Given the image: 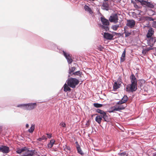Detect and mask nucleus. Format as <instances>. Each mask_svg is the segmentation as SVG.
<instances>
[{
	"mask_svg": "<svg viewBox=\"0 0 156 156\" xmlns=\"http://www.w3.org/2000/svg\"><path fill=\"white\" fill-rule=\"evenodd\" d=\"M79 80L76 78L73 77L68 78L66 81L68 85L73 88H75L76 86L79 83Z\"/></svg>",
	"mask_w": 156,
	"mask_h": 156,
	"instance_id": "nucleus-2",
	"label": "nucleus"
},
{
	"mask_svg": "<svg viewBox=\"0 0 156 156\" xmlns=\"http://www.w3.org/2000/svg\"><path fill=\"white\" fill-rule=\"evenodd\" d=\"M128 26H125V27H124V31H125V30H126V29H127L128 28Z\"/></svg>",
	"mask_w": 156,
	"mask_h": 156,
	"instance_id": "nucleus-47",
	"label": "nucleus"
},
{
	"mask_svg": "<svg viewBox=\"0 0 156 156\" xmlns=\"http://www.w3.org/2000/svg\"><path fill=\"white\" fill-rule=\"evenodd\" d=\"M10 151L9 147L4 145H0V152L3 154H6Z\"/></svg>",
	"mask_w": 156,
	"mask_h": 156,
	"instance_id": "nucleus-7",
	"label": "nucleus"
},
{
	"mask_svg": "<svg viewBox=\"0 0 156 156\" xmlns=\"http://www.w3.org/2000/svg\"><path fill=\"white\" fill-rule=\"evenodd\" d=\"M36 103H30L26 104V110H31L37 107Z\"/></svg>",
	"mask_w": 156,
	"mask_h": 156,
	"instance_id": "nucleus-6",
	"label": "nucleus"
},
{
	"mask_svg": "<svg viewBox=\"0 0 156 156\" xmlns=\"http://www.w3.org/2000/svg\"><path fill=\"white\" fill-rule=\"evenodd\" d=\"M18 107H20L26 110V104H23L18 105H17Z\"/></svg>",
	"mask_w": 156,
	"mask_h": 156,
	"instance_id": "nucleus-29",
	"label": "nucleus"
},
{
	"mask_svg": "<svg viewBox=\"0 0 156 156\" xmlns=\"http://www.w3.org/2000/svg\"><path fill=\"white\" fill-rule=\"evenodd\" d=\"M101 27L102 29H104L106 31H108L109 30V28L108 26L101 25Z\"/></svg>",
	"mask_w": 156,
	"mask_h": 156,
	"instance_id": "nucleus-32",
	"label": "nucleus"
},
{
	"mask_svg": "<svg viewBox=\"0 0 156 156\" xmlns=\"http://www.w3.org/2000/svg\"><path fill=\"white\" fill-rule=\"evenodd\" d=\"M118 17L116 14H112L111 15L109 18V20L111 22H113L116 23L118 22Z\"/></svg>",
	"mask_w": 156,
	"mask_h": 156,
	"instance_id": "nucleus-5",
	"label": "nucleus"
},
{
	"mask_svg": "<svg viewBox=\"0 0 156 156\" xmlns=\"http://www.w3.org/2000/svg\"><path fill=\"white\" fill-rule=\"evenodd\" d=\"M55 142V140L53 139L51 140L50 141V142L48 145V147L50 148H51L53 146Z\"/></svg>",
	"mask_w": 156,
	"mask_h": 156,
	"instance_id": "nucleus-26",
	"label": "nucleus"
},
{
	"mask_svg": "<svg viewBox=\"0 0 156 156\" xmlns=\"http://www.w3.org/2000/svg\"><path fill=\"white\" fill-rule=\"evenodd\" d=\"M94 115H95V114H93L92 115V117H93V116H94Z\"/></svg>",
	"mask_w": 156,
	"mask_h": 156,
	"instance_id": "nucleus-53",
	"label": "nucleus"
},
{
	"mask_svg": "<svg viewBox=\"0 0 156 156\" xmlns=\"http://www.w3.org/2000/svg\"><path fill=\"white\" fill-rule=\"evenodd\" d=\"M152 49H153V48L151 47L146 48L142 51V53L143 54H146L149 51Z\"/></svg>",
	"mask_w": 156,
	"mask_h": 156,
	"instance_id": "nucleus-25",
	"label": "nucleus"
},
{
	"mask_svg": "<svg viewBox=\"0 0 156 156\" xmlns=\"http://www.w3.org/2000/svg\"><path fill=\"white\" fill-rule=\"evenodd\" d=\"M141 20H146L147 21H151L154 20V19L152 17L148 16H142L140 18Z\"/></svg>",
	"mask_w": 156,
	"mask_h": 156,
	"instance_id": "nucleus-16",
	"label": "nucleus"
},
{
	"mask_svg": "<svg viewBox=\"0 0 156 156\" xmlns=\"http://www.w3.org/2000/svg\"><path fill=\"white\" fill-rule=\"evenodd\" d=\"M145 27H147L149 28V29L148 30L147 33L146 35V37L147 38L151 37L154 35V29L150 27L149 26H145Z\"/></svg>",
	"mask_w": 156,
	"mask_h": 156,
	"instance_id": "nucleus-8",
	"label": "nucleus"
},
{
	"mask_svg": "<svg viewBox=\"0 0 156 156\" xmlns=\"http://www.w3.org/2000/svg\"><path fill=\"white\" fill-rule=\"evenodd\" d=\"M96 111V112L100 114V115H99L106 117H109V114L107 113L106 112H105L103 110H101L99 109H97Z\"/></svg>",
	"mask_w": 156,
	"mask_h": 156,
	"instance_id": "nucleus-13",
	"label": "nucleus"
},
{
	"mask_svg": "<svg viewBox=\"0 0 156 156\" xmlns=\"http://www.w3.org/2000/svg\"><path fill=\"white\" fill-rule=\"evenodd\" d=\"M95 115H96L97 116L95 118V120L99 124L101 123V120H102L104 121L107 122L110 121V119L109 117L99 115H98L97 114H96Z\"/></svg>",
	"mask_w": 156,
	"mask_h": 156,
	"instance_id": "nucleus-3",
	"label": "nucleus"
},
{
	"mask_svg": "<svg viewBox=\"0 0 156 156\" xmlns=\"http://www.w3.org/2000/svg\"><path fill=\"white\" fill-rule=\"evenodd\" d=\"M76 147L78 153L80 154L81 155H83L84 154V153L83 152L80 146L77 145Z\"/></svg>",
	"mask_w": 156,
	"mask_h": 156,
	"instance_id": "nucleus-24",
	"label": "nucleus"
},
{
	"mask_svg": "<svg viewBox=\"0 0 156 156\" xmlns=\"http://www.w3.org/2000/svg\"><path fill=\"white\" fill-rule=\"evenodd\" d=\"M112 33L113 34H114L113 35L114 36V35L117 36V35H118L120 34V33H117L115 32H112Z\"/></svg>",
	"mask_w": 156,
	"mask_h": 156,
	"instance_id": "nucleus-43",
	"label": "nucleus"
},
{
	"mask_svg": "<svg viewBox=\"0 0 156 156\" xmlns=\"http://www.w3.org/2000/svg\"><path fill=\"white\" fill-rule=\"evenodd\" d=\"M118 154L120 156H128L126 153L125 152L119 153Z\"/></svg>",
	"mask_w": 156,
	"mask_h": 156,
	"instance_id": "nucleus-37",
	"label": "nucleus"
},
{
	"mask_svg": "<svg viewBox=\"0 0 156 156\" xmlns=\"http://www.w3.org/2000/svg\"><path fill=\"white\" fill-rule=\"evenodd\" d=\"M60 125L62 127H66V124L65 123L62 122L60 123Z\"/></svg>",
	"mask_w": 156,
	"mask_h": 156,
	"instance_id": "nucleus-38",
	"label": "nucleus"
},
{
	"mask_svg": "<svg viewBox=\"0 0 156 156\" xmlns=\"http://www.w3.org/2000/svg\"><path fill=\"white\" fill-rule=\"evenodd\" d=\"M52 45L54 46H55V45L54 44H53Z\"/></svg>",
	"mask_w": 156,
	"mask_h": 156,
	"instance_id": "nucleus-55",
	"label": "nucleus"
},
{
	"mask_svg": "<svg viewBox=\"0 0 156 156\" xmlns=\"http://www.w3.org/2000/svg\"><path fill=\"white\" fill-rule=\"evenodd\" d=\"M66 148L67 150H69V151H71V148L69 146H66Z\"/></svg>",
	"mask_w": 156,
	"mask_h": 156,
	"instance_id": "nucleus-44",
	"label": "nucleus"
},
{
	"mask_svg": "<svg viewBox=\"0 0 156 156\" xmlns=\"http://www.w3.org/2000/svg\"><path fill=\"white\" fill-rule=\"evenodd\" d=\"M121 83L120 82H115L113 85V90L115 91L120 87Z\"/></svg>",
	"mask_w": 156,
	"mask_h": 156,
	"instance_id": "nucleus-18",
	"label": "nucleus"
},
{
	"mask_svg": "<svg viewBox=\"0 0 156 156\" xmlns=\"http://www.w3.org/2000/svg\"><path fill=\"white\" fill-rule=\"evenodd\" d=\"M128 98L126 95H124L121 100L119 101L117 104L118 105L125 103L128 100Z\"/></svg>",
	"mask_w": 156,
	"mask_h": 156,
	"instance_id": "nucleus-15",
	"label": "nucleus"
},
{
	"mask_svg": "<svg viewBox=\"0 0 156 156\" xmlns=\"http://www.w3.org/2000/svg\"><path fill=\"white\" fill-rule=\"evenodd\" d=\"M152 27L154 28H156V21H153L152 23Z\"/></svg>",
	"mask_w": 156,
	"mask_h": 156,
	"instance_id": "nucleus-41",
	"label": "nucleus"
},
{
	"mask_svg": "<svg viewBox=\"0 0 156 156\" xmlns=\"http://www.w3.org/2000/svg\"><path fill=\"white\" fill-rule=\"evenodd\" d=\"M105 2H107L108 1V0H103Z\"/></svg>",
	"mask_w": 156,
	"mask_h": 156,
	"instance_id": "nucleus-51",
	"label": "nucleus"
},
{
	"mask_svg": "<svg viewBox=\"0 0 156 156\" xmlns=\"http://www.w3.org/2000/svg\"><path fill=\"white\" fill-rule=\"evenodd\" d=\"M119 27V24L118 25H113L111 28L114 30H116Z\"/></svg>",
	"mask_w": 156,
	"mask_h": 156,
	"instance_id": "nucleus-31",
	"label": "nucleus"
},
{
	"mask_svg": "<svg viewBox=\"0 0 156 156\" xmlns=\"http://www.w3.org/2000/svg\"><path fill=\"white\" fill-rule=\"evenodd\" d=\"M149 42L150 44H151L150 45L151 47H152L153 46L154 44L156 42V37H149Z\"/></svg>",
	"mask_w": 156,
	"mask_h": 156,
	"instance_id": "nucleus-19",
	"label": "nucleus"
},
{
	"mask_svg": "<svg viewBox=\"0 0 156 156\" xmlns=\"http://www.w3.org/2000/svg\"><path fill=\"white\" fill-rule=\"evenodd\" d=\"M121 105H119L118 106V107L120 108V110H122L124 109L126 107V105H121V104H120Z\"/></svg>",
	"mask_w": 156,
	"mask_h": 156,
	"instance_id": "nucleus-35",
	"label": "nucleus"
},
{
	"mask_svg": "<svg viewBox=\"0 0 156 156\" xmlns=\"http://www.w3.org/2000/svg\"><path fill=\"white\" fill-rule=\"evenodd\" d=\"M114 35L112 34L107 32H104V33L103 37L108 40H113Z\"/></svg>",
	"mask_w": 156,
	"mask_h": 156,
	"instance_id": "nucleus-10",
	"label": "nucleus"
},
{
	"mask_svg": "<svg viewBox=\"0 0 156 156\" xmlns=\"http://www.w3.org/2000/svg\"><path fill=\"white\" fill-rule=\"evenodd\" d=\"M30 153H29L30 154L32 155L33 156L34 154L36 155L37 154V152L36 151H35L34 150H32L30 151L29 150Z\"/></svg>",
	"mask_w": 156,
	"mask_h": 156,
	"instance_id": "nucleus-33",
	"label": "nucleus"
},
{
	"mask_svg": "<svg viewBox=\"0 0 156 156\" xmlns=\"http://www.w3.org/2000/svg\"><path fill=\"white\" fill-rule=\"evenodd\" d=\"M114 108H115V111H119L120 110V109L119 108L116 106H114Z\"/></svg>",
	"mask_w": 156,
	"mask_h": 156,
	"instance_id": "nucleus-40",
	"label": "nucleus"
},
{
	"mask_svg": "<svg viewBox=\"0 0 156 156\" xmlns=\"http://www.w3.org/2000/svg\"><path fill=\"white\" fill-rule=\"evenodd\" d=\"M27 148L26 147H23L20 149H18L16 151V152L18 154H20L22 152L26 151Z\"/></svg>",
	"mask_w": 156,
	"mask_h": 156,
	"instance_id": "nucleus-20",
	"label": "nucleus"
},
{
	"mask_svg": "<svg viewBox=\"0 0 156 156\" xmlns=\"http://www.w3.org/2000/svg\"><path fill=\"white\" fill-rule=\"evenodd\" d=\"M47 139V138L45 136H43L39 138L38 139H37V140H39V141H41L42 140H46Z\"/></svg>",
	"mask_w": 156,
	"mask_h": 156,
	"instance_id": "nucleus-36",
	"label": "nucleus"
},
{
	"mask_svg": "<svg viewBox=\"0 0 156 156\" xmlns=\"http://www.w3.org/2000/svg\"><path fill=\"white\" fill-rule=\"evenodd\" d=\"M75 144H76V147H77V145H79V144H78V142L77 141H76L75 142Z\"/></svg>",
	"mask_w": 156,
	"mask_h": 156,
	"instance_id": "nucleus-48",
	"label": "nucleus"
},
{
	"mask_svg": "<svg viewBox=\"0 0 156 156\" xmlns=\"http://www.w3.org/2000/svg\"><path fill=\"white\" fill-rule=\"evenodd\" d=\"M89 122V121H87V123L86 124V125H88V123Z\"/></svg>",
	"mask_w": 156,
	"mask_h": 156,
	"instance_id": "nucleus-52",
	"label": "nucleus"
},
{
	"mask_svg": "<svg viewBox=\"0 0 156 156\" xmlns=\"http://www.w3.org/2000/svg\"><path fill=\"white\" fill-rule=\"evenodd\" d=\"M115 111V108H114L112 109L110 111V112H114Z\"/></svg>",
	"mask_w": 156,
	"mask_h": 156,
	"instance_id": "nucleus-46",
	"label": "nucleus"
},
{
	"mask_svg": "<svg viewBox=\"0 0 156 156\" xmlns=\"http://www.w3.org/2000/svg\"><path fill=\"white\" fill-rule=\"evenodd\" d=\"M153 156H156V153H154L153 154Z\"/></svg>",
	"mask_w": 156,
	"mask_h": 156,
	"instance_id": "nucleus-50",
	"label": "nucleus"
},
{
	"mask_svg": "<svg viewBox=\"0 0 156 156\" xmlns=\"http://www.w3.org/2000/svg\"><path fill=\"white\" fill-rule=\"evenodd\" d=\"M103 49V47L101 45H99L98 48V49L100 51H102Z\"/></svg>",
	"mask_w": 156,
	"mask_h": 156,
	"instance_id": "nucleus-42",
	"label": "nucleus"
},
{
	"mask_svg": "<svg viewBox=\"0 0 156 156\" xmlns=\"http://www.w3.org/2000/svg\"><path fill=\"white\" fill-rule=\"evenodd\" d=\"M47 135L49 139H50L52 137V134H51L47 133Z\"/></svg>",
	"mask_w": 156,
	"mask_h": 156,
	"instance_id": "nucleus-45",
	"label": "nucleus"
},
{
	"mask_svg": "<svg viewBox=\"0 0 156 156\" xmlns=\"http://www.w3.org/2000/svg\"><path fill=\"white\" fill-rule=\"evenodd\" d=\"M22 156H33L32 154L29 153H26L22 154Z\"/></svg>",
	"mask_w": 156,
	"mask_h": 156,
	"instance_id": "nucleus-39",
	"label": "nucleus"
},
{
	"mask_svg": "<svg viewBox=\"0 0 156 156\" xmlns=\"http://www.w3.org/2000/svg\"><path fill=\"white\" fill-rule=\"evenodd\" d=\"M63 54L65 57L67 61V62L69 64H70L73 62V60L71 57L70 56L69 54H67V53L64 51H63Z\"/></svg>",
	"mask_w": 156,
	"mask_h": 156,
	"instance_id": "nucleus-12",
	"label": "nucleus"
},
{
	"mask_svg": "<svg viewBox=\"0 0 156 156\" xmlns=\"http://www.w3.org/2000/svg\"><path fill=\"white\" fill-rule=\"evenodd\" d=\"M93 105L96 108H99L102 107L103 106V105L98 103H94Z\"/></svg>",
	"mask_w": 156,
	"mask_h": 156,
	"instance_id": "nucleus-30",
	"label": "nucleus"
},
{
	"mask_svg": "<svg viewBox=\"0 0 156 156\" xmlns=\"http://www.w3.org/2000/svg\"><path fill=\"white\" fill-rule=\"evenodd\" d=\"M126 50L124 49V51L123 52L121 57L120 61L121 62H123L125 60V54H126Z\"/></svg>",
	"mask_w": 156,
	"mask_h": 156,
	"instance_id": "nucleus-22",
	"label": "nucleus"
},
{
	"mask_svg": "<svg viewBox=\"0 0 156 156\" xmlns=\"http://www.w3.org/2000/svg\"><path fill=\"white\" fill-rule=\"evenodd\" d=\"M136 23L133 20H127L126 25L131 28H133L135 25Z\"/></svg>",
	"mask_w": 156,
	"mask_h": 156,
	"instance_id": "nucleus-9",
	"label": "nucleus"
},
{
	"mask_svg": "<svg viewBox=\"0 0 156 156\" xmlns=\"http://www.w3.org/2000/svg\"><path fill=\"white\" fill-rule=\"evenodd\" d=\"M35 129V125L34 124H32L30 128L29 129L28 131L30 133H32Z\"/></svg>",
	"mask_w": 156,
	"mask_h": 156,
	"instance_id": "nucleus-27",
	"label": "nucleus"
},
{
	"mask_svg": "<svg viewBox=\"0 0 156 156\" xmlns=\"http://www.w3.org/2000/svg\"><path fill=\"white\" fill-rule=\"evenodd\" d=\"M102 7H103V9H105L106 10H108V5L106 3H103L102 5Z\"/></svg>",
	"mask_w": 156,
	"mask_h": 156,
	"instance_id": "nucleus-28",
	"label": "nucleus"
},
{
	"mask_svg": "<svg viewBox=\"0 0 156 156\" xmlns=\"http://www.w3.org/2000/svg\"><path fill=\"white\" fill-rule=\"evenodd\" d=\"M26 126L27 128H28L29 127V125L28 124H27L26 125Z\"/></svg>",
	"mask_w": 156,
	"mask_h": 156,
	"instance_id": "nucleus-49",
	"label": "nucleus"
},
{
	"mask_svg": "<svg viewBox=\"0 0 156 156\" xmlns=\"http://www.w3.org/2000/svg\"><path fill=\"white\" fill-rule=\"evenodd\" d=\"M68 85L65 83L64 85V90L65 92L70 91L71 90V88L69 87Z\"/></svg>",
	"mask_w": 156,
	"mask_h": 156,
	"instance_id": "nucleus-23",
	"label": "nucleus"
},
{
	"mask_svg": "<svg viewBox=\"0 0 156 156\" xmlns=\"http://www.w3.org/2000/svg\"><path fill=\"white\" fill-rule=\"evenodd\" d=\"M101 20L103 24L102 25L107 26L109 25L110 23L109 20L106 19L104 17H101Z\"/></svg>",
	"mask_w": 156,
	"mask_h": 156,
	"instance_id": "nucleus-14",
	"label": "nucleus"
},
{
	"mask_svg": "<svg viewBox=\"0 0 156 156\" xmlns=\"http://www.w3.org/2000/svg\"><path fill=\"white\" fill-rule=\"evenodd\" d=\"M72 74L73 76H77L78 77H76L77 79L81 81H82V80L81 79V77L83 75L82 71H76L74 72V73H73Z\"/></svg>",
	"mask_w": 156,
	"mask_h": 156,
	"instance_id": "nucleus-11",
	"label": "nucleus"
},
{
	"mask_svg": "<svg viewBox=\"0 0 156 156\" xmlns=\"http://www.w3.org/2000/svg\"><path fill=\"white\" fill-rule=\"evenodd\" d=\"M135 1L140 2L141 5L143 6H147L148 7L151 8H153L154 7V5L149 2L144 0H135Z\"/></svg>",
	"mask_w": 156,
	"mask_h": 156,
	"instance_id": "nucleus-4",
	"label": "nucleus"
},
{
	"mask_svg": "<svg viewBox=\"0 0 156 156\" xmlns=\"http://www.w3.org/2000/svg\"><path fill=\"white\" fill-rule=\"evenodd\" d=\"M131 83L126 86V90L128 92L135 91L137 89V83L136 78L135 75L132 73L130 76Z\"/></svg>",
	"mask_w": 156,
	"mask_h": 156,
	"instance_id": "nucleus-1",
	"label": "nucleus"
},
{
	"mask_svg": "<svg viewBox=\"0 0 156 156\" xmlns=\"http://www.w3.org/2000/svg\"><path fill=\"white\" fill-rule=\"evenodd\" d=\"M84 8L86 11L89 12L90 14H92L93 13L91 8L88 5H85L84 6Z\"/></svg>",
	"mask_w": 156,
	"mask_h": 156,
	"instance_id": "nucleus-21",
	"label": "nucleus"
},
{
	"mask_svg": "<svg viewBox=\"0 0 156 156\" xmlns=\"http://www.w3.org/2000/svg\"><path fill=\"white\" fill-rule=\"evenodd\" d=\"M154 150L155 151H156V148H155L154 149Z\"/></svg>",
	"mask_w": 156,
	"mask_h": 156,
	"instance_id": "nucleus-54",
	"label": "nucleus"
},
{
	"mask_svg": "<svg viewBox=\"0 0 156 156\" xmlns=\"http://www.w3.org/2000/svg\"><path fill=\"white\" fill-rule=\"evenodd\" d=\"M124 33L125 34V36L126 37L129 36L131 34V33L129 32L128 31H127L126 30H125L124 32Z\"/></svg>",
	"mask_w": 156,
	"mask_h": 156,
	"instance_id": "nucleus-34",
	"label": "nucleus"
},
{
	"mask_svg": "<svg viewBox=\"0 0 156 156\" xmlns=\"http://www.w3.org/2000/svg\"><path fill=\"white\" fill-rule=\"evenodd\" d=\"M76 68L75 67H69L68 71L69 75L68 77H69L70 76H73L72 73H74V71L76 70Z\"/></svg>",
	"mask_w": 156,
	"mask_h": 156,
	"instance_id": "nucleus-17",
	"label": "nucleus"
}]
</instances>
